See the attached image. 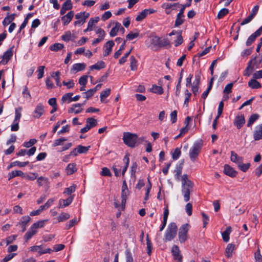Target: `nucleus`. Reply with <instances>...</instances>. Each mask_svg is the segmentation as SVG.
Returning <instances> with one entry per match:
<instances>
[{
	"label": "nucleus",
	"mask_w": 262,
	"mask_h": 262,
	"mask_svg": "<svg viewBox=\"0 0 262 262\" xmlns=\"http://www.w3.org/2000/svg\"><path fill=\"white\" fill-rule=\"evenodd\" d=\"M182 193L185 202H187L190 199V192L192 191L193 183L189 180L187 174H183L181 177Z\"/></svg>",
	"instance_id": "obj_1"
},
{
	"label": "nucleus",
	"mask_w": 262,
	"mask_h": 262,
	"mask_svg": "<svg viewBox=\"0 0 262 262\" xmlns=\"http://www.w3.org/2000/svg\"><path fill=\"white\" fill-rule=\"evenodd\" d=\"M47 221V220H45L34 223L24 236L26 242H27L33 236L36 234L37 232V229L42 228Z\"/></svg>",
	"instance_id": "obj_2"
},
{
	"label": "nucleus",
	"mask_w": 262,
	"mask_h": 262,
	"mask_svg": "<svg viewBox=\"0 0 262 262\" xmlns=\"http://www.w3.org/2000/svg\"><path fill=\"white\" fill-rule=\"evenodd\" d=\"M122 140L128 147L134 148L137 146L138 135L129 132H124Z\"/></svg>",
	"instance_id": "obj_3"
},
{
	"label": "nucleus",
	"mask_w": 262,
	"mask_h": 262,
	"mask_svg": "<svg viewBox=\"0 0 262 262\" xmlns=\"http://www.w3.org/2000/svg\"><path fill=\"white\" fill-rule=\"evenodd\" d=\"M202 147V141H198L194 143L192 147L190 148L189 156L190 159L192 162H194L196 160L199 154L200 153Z\"/></svg>",
	"instance_id": "obj_4"
},
{
	"label": "nucleus",
	"mask_w": 262,
	"mask_h": 262,
	"mask_svg": "<svg viewBox=\"0 0 262 262\" xmlns=\"http://www.w3.org/2000/svg\"><path fill=\"white\" fill-rule=\"evenodd\" d=\"M178 231V228L175 223H170L166 229L165 234L164 240L165 242L170 241L176 236Z\"/></svg>",
	"instance_id": "obj_5"
},
{
	"label": "nucleus",
	"mask_w": 262,
	"mask_h": 262,
	"mask_svg": "<svg viewBox=\"0 0 262 262\" xmlns=\"http://www.w3.org/2000/svg\"><path fill=\"white\" fill-rule=\"evenodd\" d=\"M159 37L157 36H149L146 40V46L154 51L159 50Z\"/></svg>",
	"instance_id": "obj_6"
},
{
	"label": "nucleus",
	"mask_w": 262,
	"mask_h": 262,
	"mask_svg": "<svg viewBox=\"0 0 262 262\" xmlns=\"http://www.w3.org/2000/svg\"><path fill=\"white\" fill-rule=\"evenodd\" d=\"M190 228L189 224H184L182 225L179 231L178 236L180 243H184L188 238L187 233Z\"/></svg>",
	"instance_id": "obj_7"
},
{
	"label": "nucleus",
	"mask_w": 262,
	"mask_h": 262,
	"mask_svg": "<svg viewBox=\"0 0 262 262\" xmlns=\"http://www.w3.org/2000/svg\"><path fill=\"white\" fill-rule=\"evenodd\" d=\"M231 160L236 163L239 169L243 171H246V165L243 163L244 158L237 155L234 151L231 152Z\"/></svg>",
	"instance_id": "obj_8"
},
{
	"label": "nucleus",
	"mask_w": 262,
	"mask_h": 262,
	"mask_svg": "<svg viewBox=\"0 0 262 262\" xmlns=\"http://www.w3.org/2000/svg\"><path fill=\"white\" fill-rule=\"evenodd\" d=\"M86 124L85 126L80 130L81 133H85L89 130L91 128L96 126L97 125V120L93 118H88L86 120Z\"/></svg>",
	"instance_id": "obj_9"
},
{
	"label": "nucleus",
	"mask_w": 262,
	"mask_h": 262,
	"mask_svg": "<svg viewBox=\"0 0 262 262\" xmlns=\"http://www.w3.org/2000/svg\"><path fill=\"white\" fill-rule=\"evenodd\" d=\"M245 123V116L244 114L238 113L235 117L234 121V125L238 128H241Z\"/></svg>",
	"instance_id": "obj_10"
},
{
	"label": "nucleus",
	"mask_w": 262,
	"mask_h": 262,
	"mask_svg": "<svg viewBox=\"0 0 262 262\" xmlns=\"http://www.w3.org/2000/svg\"><path fill=\"white\" fill-rule=\"evenodd\" d=\"M258 63L256 59L254 58L251 59L248 63V66L247 67V75L250 74L251 72L258 68Z\"/></svg>",
	"instance_id": "obj_11"
},
{
	"label": "nucleus",
	"mask_w": 262,
	"mask_h": 262,
	"mask_svg": "<svg viewBox=\"0 0 262 262\" xmlns=\"http://www.w3.org/2000/svg\"><path fill=\"white\" fill-rule=\"evenodd\" d=\"M37 182L39 186H43L46 189L50 187V182L47 178L40 177L37 178Z\"/></svg>",
	"instance_id": "obj_12"
},
{
	"label": "nucleus",
	"mask_w": 262,
	"mask_h": 262,
	"mask_svg": "<svg viewBox=\"0 0 262 262\" xmlns=\"http://www.w3.org/2000/svg\"><path fill=\"white\" fill-rule=\"evenodd\" d=\"M171 252L175 259L178 260L179 262H182V256L180 254V249L177 245H174L172 247Z\"/></svg>",
	"instance_id": "obj_13"
},
{
	"label": "nucleus",
	"mask_w": 262,
	"mask_h": 262,
	"mask_svg": "<svg viewBox=\"0 0 262 262\" xmlns=\"http://www.w3.org/2000/svg\"><path fill=\"white\" fill-rule=\"evenodd\" d=\"M115 43L113 40L108 41L105 43L104 46V52L103 55L104 56H108L112 51V48L114 46Z\"/></svg>",
	"instance_id": "obj_14"
},
{
	"label": "nucleus",
	"mask_w": 262,
	"mask_h": 262,
	"mask_svg": "<svg viewBox=\"0 0 262 262\" xmlns=\"http://www.w3.org/2000/svg\"><path fill=\"white\" fill-rule=\"evenodd\" d=\"M13 55V47L9 49L7 51L5 52L3 56V59L1 61V62L5 64L7 63L8 61L11 59Z\"/></svg>",
	"instance_id": "obj_15"
},
{
	"label": "nucleus",
	"mask_w": 262,
	"mask_h": 262,
	"mask_svg": "<svg viewBox=\"0 0 262 262\" xmlns=\"http://www.w3.org/2000/svg\"><path fill=\"white\" fill-rule=\"evenodd\" d=\"M262 32V26L257 30L254 33H253L251 35H250L248 40H247V45H250L255 39V38L259 36Z\"/></svg>",
	"instance_id": "obj_16"
},
{
	"label": "nucleus",
	"mask_w": 262,
	"mask_h": 262,
	"mask_svg": "<svg viewBox=\"0 0 262 262\" xmlns=\"http://www.w3.org/2000/svg\"><path fill=\"white\" fill-rule=\"evenodd\" d=\"M74 15V12L71 11L68 12L66 15L61 17V20L64 26L67 25L72 20Z\"/></svg>",
	"instance_id": "obj_17"
},
{
	"label": "nucleus",
	"mask_w": 262,
	"mask_h": 262,
	"mask_svg": "<svg viewBox=\"0 0 262 262\" xmlns=\"http://www.w3.org/2000/svg\"><path fill=\"white\" fill-rule=\"evenodd\" d=\"M83 104L81 103H76L73 104L71 107H70L68 110L69 113H74L75 114H79L81 113L83 109L80 108L81 106L83 105Z\"/></svg>",
	"instance_id": "obj_18"
},
{
	"label": "nucleus",
	"mask_w": 262,
	"mask_h": 262,
	"mask_svg": "<svg viewBox=\"0 0 262 262\" xmlns=\"http://www.w3.org/2000/svg\"><path fill=\"white\" fill-rule=\"evenodd\" d=\"M30 220L31 217L28 215L23 216L21 218L20 221L18 223V225L21 226L22 229L21 231L23 232H25L26 230V226Z\"/></svg>",
	"instance_id": "obj_19"
},
{
	"label": "nucleus",
	"mask_w": 262,
	"mask_h": 262,
	"mask_svg": "<svg viewBox=\"0 0 262 262\" xmlns=\"http://www.w3.org/2000/svg\"><path fill=\"white\" fill-rule=\"evenodd\" d=\"M253 138L255 140H259L262 139V123L256 127Z\"/></svg>",
	"instance_id": "obj_20"
},
{
	"label": "nucleus",
	"mask_w": 262,
	"mask_h": 262,
	"mask_svg": "<svg viewBox=\"0 0 262 262\" xmlns=\"http://www.w3.org/2000/svg\"><path fill=\"white\" fill-rule=\"evenodd\" d=\"M72 8V4L71 0H67L62 5L60 11L61 15H63L67 10Z\"/></svg>",
	"instance_id": "obj_21"
},
{
	"label": "nucleus",
	"mask_w": 262,
	"mask_h": 262,
	"mask_svg": "<svg viewBox=\"0 0 262 262\" xmlns=\"http://www.w3.org/2000/svg\"><path fill=\"white\" fill-rule=\"evenodd\" d=\"M184 15L183 14V10L181 9L179 13L177 14V18L174 23L176 27L181 25L184 21Z\"/></svg>",
	"instance_id": "obj_22"
},
{
	"label": "nucleus",
	"mask_w": 262,
	"mask_h": 262,
	"mask_svg": "<svg viewBox=\"0 0 262 262\" xmlns=\"http://www.w3.org/2000/svg\"><path fill=\"white\" fill-rule=\"evenodd\" d=\"M44 113L43 106L41 104H39L36 107L33 112V117L39 118Z\"/></svg>",
	"instance_id": "obj_23"
},
{
	"label": "nucleus",
	"mask_w": 262,
	"mask_h": 262,
	"mask_svg": "<svg viewBox=\"0 0 262 262\" xmlns=\"http://www.w3.org/2000/svg\"><path fill=\"white\" fill-rule=\"evenodd\" d=\"M224 173L231 177H234L236 176V172L234 169L228 165H225L224 166Z\"/></svg>",
	"instance_id": "obj_24"
},
{
	"label": "nucleus",
	"mask_w": 262,
	"mask_h": 262,
	"mask_svg": "<svg viewBox=\"0 0 262 262\" xmlns=\"http://www.w3.org/2000/svg\"><path fill=\"white\" fill-rule=\"evenodd\" d=\"M183 169V163H181L179 165H177L176 166V169L174 171V177L178 181L180 180L181 175L182 174V171Z\"/></svg>",
	"instance_id": "obj_25"
},
{
	"label": "nucleus",
	"mask_w": 262,
	"mask_h": 262,
	"mask_svg": "<svg viewBox=\"0 0 262 262\" xmlns=\"http://www.w3.org/2000/svg\"><path fill=\"white\" fill-rule=\"evenodd\" d=\"M86 65L84 63H75L73 65L72 68L71 69L72 71L77 72L78 71H82L85 69Z\"/></svg>",
	"instance_id": "obj_26"
},
{
	"label": "nucleus",
	"mask_w": 262,
	"mask_h": 262,
	"mask_svg": "<svg viewBox=\"0 0 262 262\" xmlns=\"http://www.w3.org/2000/svg\"><path fill=\"white\" fill-rule=\"evenodd\" d=\"M232 229L231 227L229 226L227 227L225 231H224L222 235L223 241L225 242H228L229 240V235L231 232Z\"/></svg>",
	"instance_id": "obj_27"
},
{
	"label": "nucleus",
	"mask_w": 262,
	"mask_h": 262,
	"mask_svg": "<svg viewBox=\"0 0 262 262\" xmlns=\"http://www.w3.org/2000/svg\"><path fill=\"white\" fill-rule=\"evenodd\" d=\"M66 170L67 174L71 175L73 174L77 170V168L76 167V164L74 163L69 164L66 169Z\"/></svg>",
	"instance_id": "obj_28"
},
{
	"label": "nucleus",
	"mask_w": 262,
	"mask_h": 262,
	"mask_svg": "<svg viewBox=\"0 0 262 262\" xmlns=\"http://www.w3.org/2000/svg\"><path fill=\"white\" fill-rule=\"evenodd\" d=\"M235 246L232 244H228L226 250H225V255L226 256L229 258L232 256V252L234 250Z\"/></svg>",
	"instance_id": "obj_29"
},
{
	"label": "nucleus",
	"mask_w": 262,
	"mask_h": 262,
	"mask_svg": "<svg viewBox=\"0 0 262 262\" xmlns=\"http://www.w3.org/2000/svg\"><path fill=\"white\" fill-rule=\"evenodd\" d=\"M256 79L253 78V79H252L248 82V85L251 89H259L261 88L260 83Z\"/></svg>",
	"instance_id": "obj_30"
},
{
	"label": "nucleus",
	"mask_w": 262,
	"mask_h": 262,
	"mask_svg": "<svg viewBox=\"0 0 262 262\" xmlns=\"http://www.w3.org/2000/svg\"><path fill=\"white\" fill-rule=\"evenodd\" d=\"M170 41L167 38H161L159 37V49L162 47H170Z\"/></svg>",
	"instance_id": "obj_31"
},
{
	"label": "nucleus",
	"mask_w": 262,
	"mask_h": 262,
	"mask_svg": "<svg viewBox=\"0 0 262 262\" xmlns=\"http://www.w3.org/2000/svg\"><path fill=\"white\" fill-rule=\"evenodd\" d=\"M259 118V115L258 114H253L249 117L247 126H251L255 122H256Z\"/></svg>",
	"instance_id": "obj_32"
},
{
	"label": "nucleus",
	"mask_w": 262,
	"mask_h": 262,
	"mask_svg": "<svg viewBox=\"0 0 262 262\" xmlns=\"http://www.w3.org/2000/svg\"><path fill=\"white\" fill-rule=\"evenodd\" d=\"M73 197L72 196H70L66 200L61 199L59 201V204L60 207H64L69 206L72 202Z\"/></svg>",
	"instance_id": "obj_33"
},
{
	"label": "nucleus",
	"mask_w": 262,
	"mask_h": 262,
	"mask_svg": "<svg viewBox=\"0 0 262 262\" xmlns=\"http://www.w3.org/2000/svg\"><path fill=\"white\" fill-rule=\"evenodd\" d=\"M60 73L59 71H57L56 72H53L51 73V76L52 78H53L56 83V85L58 86H61V84L60 83Z\"/></svg>",
	"instance_id": "obj_34"
},
{
	"label": "nucleus",
	"mask_w": 262,
	"mask_h": 262,
	"mask_svg": "<svg viewBox=\"0 0 262 262\" xmlns=\"http://www.w3.org/2000/svg\"><path fill=\"white\" fill-rule=\"evenodd\" d=\"M9 180H11L12 178L15 177H23L24 176V172L21 170H15L12 171L11 172H10L9 173Z\"/></svg>",
	"instance_id": "obj_35"
},
{
	"label": "nucleus",
	"mask_w": 262,
	"mask_h": 262,
	"mask_svg": "<svg viewBox=\"0 0 262 262\" xmlns=\"http://www.w3.org/2000/svg\"><path fill=\"white\" fill-rule=\"evenodd\" d=\"M120 23L118 22L115 23V26L111 29L110 33L111 37L115 36L117 35V33L119 31Z\"/></svg>",
	"instance_id": "obj_36"
},
{
	"label": "nucleus",
	"mask_w": 262,
	"mask_h": 262,
	"mask_svg": "<svg viewBox=\"0 0 262 262\" xmlns=\"http://www.w3.org/2000/svg\"><path fill=\"white\" fill-rule=\"evenodd\" d=\"M73 96L72 93H68L64 94L61 98L62 102H67L68 103L72 102V97Z\"/></svg>",
	"instance_id": "obj_37"
},
{
	"label": "nucleus",
	"mask_w": 262,
	"mask_h": 262,
	"mask_svg": "<svg viewBox=\"0 0 262 262\" xmlns=\"http://www.w3.org/2000/svg\"><path fill=\"white\" fill-rule=\"evenodd\" d=\"M233 87V83H230L228 84L225 88L224 90V93L225 94V95L224 96L225 99H227L228 98V96L226 94H228L232 91V89Z\"/></svg>",
	"instance_id": "obj_38"
},
{
	"label": "nucleus",
	"mask_w": 262,
	"mask_h": 262,
	"mask_svg": "<svg viewBox=\"0 0 262 262\" xmlns=\"http://www.w3.org/2000/svg\"><path fill=\"white\" fill-rule=\"evenodd\" d=\"M105 68V63L102 61H100L96 63L95 64L92 65L90 67V69L91 70H100L101 69H103Z\"/></svg>",
	"instance_id": "obj_39"
},
{
	"label": "nucleus",
	"mask_w": 262,
	"mask_h": 262,
	"mask_svg": "<svg viewBox=\"0 0 262 262\" xmlns=\"http://www.w3.org/2000/svg\"><path fill=\"white\" fill-rule=\"evenodd\" d=\"M151 92L152 93L160 95L162 94L163 92V89L161 86L153 85L152 88L150 89Z\"/></svg>",
	"instance_id": "obj_40"
},
{
	"label": "nucleus",
	"mask_w": 262,
	"mask_h": 262,
	"mask_svg": "<svg viewBox=\"0 0 262 262\" xmlns=\"http://www.w3.org/2000/svg\"><path fill=\"white\" fill-rule=\"evenodd\" d=\"M111 93V89H107L101 92L100 94V100L101 102H104L105 99Z\"/></svg>",
	"instance_id": "obj_41"
},
{
	"label": "nucleus",
	"mask_w": 262,
	"mask_h": 262,
	"mask_svg": "<svg viewBox=\"0 0 262 262\" xmlns=\"http://www.w3.org/2000/svg\"><path fill=\"white\" fill-rule=\"evenodd\" d=\"M128 194V190H122L121 192V204L123 206H125L127 196Z\"/></svg>",
	"instance_id": "obj_42"
},
{
	"label": "nucleus",
	"mask_w": 262,
	"mask_h": 262,
	"mask_svg": "<svg viewBox=\"0 0 262 262\" xmlns=\"http://www.w3.org/2000/svg\"><path fill=\"white\" fill-rule=\"evenodd\" d=\"M64 47L63 45L60 43H55L50 47V49L53 51H58Z\"/></svg>",
	"instance_id": "obj_43"
},
{
	"label": "nucleus",
	"mask_w": 262,
	"mask_h": 262,
	"mask_svg": "<svg viewBox=\"0 0 262 262\" xmlns=\"http://www.w3.org/2000/svg\"><path fill=\"white\" fill-rule=\"evenodd\" d=\"M130 67L131 70H132V71L136 70L137 69V64H136V63L137 62V60H136L135 57L133 56H132L130 58Z\"/></svg>",
	"instance_id": "obj_44"
},
{
	"label": "nucleus",
	"mask_w": 262,
	"mask_h": 262,
	"mask_svg": "<svg viewBox=\"0 0 262 262\" xmlns=\"http://www.w3.org/2000/svg\"><path fill=\"white\" fill-rule=\"evenodd\" d=\"M90 148V146H83L82 145H78L77 147V152L79 154H85L86 153Z\"/></svg>",
	"instance_id": "obj_45"
},
{
	"label": "nucleus",
	"mask_w": 262,
	"mask_h": 262,
	"mask_svg": "<svg viewBox=\"0 0 262 262\" xmlns=\"http://www.w3.org/2000/svg\"><path fill=\"white\" fill-rule=\"evenodd\" d=\"M30 251L32 252H37L39 253V255L43 254L41 252L43 251L42 249L41 246H34L30 247Z\"/></svg>",
	"instance_id": "obj_46"
},
{
	"label": "nucleus",
	"mask_w": 262,
	"mask_h": 262,
	"mask_svg": "<svg viewBox=\"0 0 262 262\" xmlns=\"http://www.w3.org/2000/svg\"><path fill=\"white\" fill-rule=\"evenodd\" d=\"M183 39L182 36V32L179 31L177 35V39L174 41L175 46L177 47L182 43Z\"/></svg>",
	"instance_id": "obj_47"
},
{
	"label": "nucleus",
	"mask_w": 262,
	"mask_h": 262,
	"mask_svg": "<svg viewBox=\"0 0 262 262\" xmlns=\"http://www.w3.org/2000/svg\"><path fill=\"white\" fill-rule=\"evenodd\" d=\"M181 151L180 148H176L172 153V159L174 160H177L181 156Z\"/></svg>",
	"instance_id": "obj_48"
},
{
	"label": "nucleus",
	"mask_w": 262,
	"mask_h": 262,
	"mask_svg": "<svg viewBox=\"0 0 262 262\" xmlns=\"http://www.w3.org/2000/svg\"><path fill=\"white\" fill-rule=\"evenodd\" d=\"M228 13L229 10L228 9L223 8L218 13L217 17L219 19H221L226 15H227Z\"/></svg>",
	"instance_id": "obj_49"
},
{
	"label": "nucleus",
	"mask_w": 262,
	"mask_h": 262,
	"mask_svg": "<svg viewBox=\"0 0 262 262\" xmlns=\"http://www.w3.org/2000/svg\"><path fill=\"white\" fill-rule=\"evenodd\" d=\"M21 107H18L15 109V119H14V121H19V120L21 116Z\"/></svg>",
	"instance_id": "obj_50"
},
{
	"label": "nucleus",
	"mask_w": 262,
	"mask_h": 262,
	"mask_svg": "<svg viewBox=\"0 0 262 262\" xmlns=\"http://www.w3.org/2000/svg\"><path fill=\"white\" fill-rule=\"evenodd\" d=\"M178 5V4L174 3V4H170V3H164L162 7L164 9H170L172 10L174 9V7Z\"/></svg>",
	"instance_id": "obj_51"
},
{
	"label": "nucleus",
	"mask_w": 262,
	"mask_h": 262,
	"mask_svg": "<svg viewBox=\"0 0 262 262\" xmlns=\"http://www.w3.org/2000/svg\"><path fill=\"white\" fill-rule=\"evenodd\" d=\"M70 214L67 213H62L59 216H58L57 220L58 222H63L70 218Z\"/></svg>",
	"instance_id": "obj_52"
},
{
	"label": "nucleus",
	"mask_w": 262,
	"mask_h": 262,
	"mask_svg": "<svg viewBox=\"0 0 262 262\" xmlns=\"http://www.w3.org/2000/svg\"><path fill=\"white\" fill-rule=\"evenodd\" d=\"M23 95L24 98H26L27 100H30L31 98V95L26 86H25L24 88Z\"/></svg>",
	"instance_id": "obj_53"
},
{
	"label": "nucleus",
	"mask_w": 262,
	"mask_h": 262,
	"mask_svg": "<svg viewBox=\"0 0 262 262\" xmlns=\"http://www.w3.org/2000/svg\"><path fill=\"white\" fill-rule=\"evenodd\" d=\"M76 185H73L68 188L65 189L63 193L68 195L71 194L72 192L75 191Z\"/></svg>",
	"instance_id": "obj_54"
},
{
	"label": "nucleus",
	"mask_w": 262,
	"mask_h": 262,
	"mask_svg": "<svg viewBox=\"0 0 262 262\" xmlns=\"http://www.w3.org/2000/svg\"><path fill=\"white\" fill-rule=\"evenodd\" d=\"M139 35V32H130L129 34H128L126 35V38L129 40H132V39L138 37Z\"/></svg>",
	"instance_id": "obj_55"
},
{
	"label": "nucleus",
	"mask_w": 262,
	"mask_h": 262,
	"mask_svg": "<svg viewBox=\"0 0 262 262\" xmlns=\"http://www.w3.org/2000/svg\"><path fill=\"white\" fill-rule=\"evenodd\" d=\"M45 69V67L43 66H39L38 68L37 72H38L37 78L38 79H40L43 76Z\"/></svg>",
	"instance_id": "obj_56"
},
{
	"label": "nucleus",
	"mask_w": 262,
	"mask_h": 262,
	"mask_svg": "<svg viewBox=\"0 0 262 262\" xmlns=\"http://www.w3.org/2000/svg\"><path fill=\"white\" fill-rule=\"evenodd\" d=\"M72 37V34L70 31H67L64 34H63L61 38L62 40H63L65 41H69L71 39Z\"/></svg>",
	"instance_id": "obj_57"
},
{
	"label": "nucleus",
	"mask_w": 262,
	"mask_h": 262,
	"mask_svg": "<svg viewBox=\"0 0 262 262\" xmlns=\"http://www.w3.org/2000/svg\"><path fill=\"white\" fill-rule=\"evenodd\" d=\"M185 94L186 95V98L185 99L184 104L186 105V106H187L188 105L189 98L191 95V94L188 91V90H186L185 91Z\"/></svg>",
	"instance_id": "obj_58"
},
{
	"label": "nucleus",
	"mask_w": 262,
	"mask_h": 262,
	"mask_svg": "<svg viewBox=\"0 0 262 262\" xmlns=\"http://www.w3.org/2000/svg\"><path fill=\"white\" fill-rule=\"evenodd\" d=\"M77 222V220L76 219H72L70 220L69 222L66 224V229L68 230L73 226H74L75 224Z\"/></svg>",
	"instance_id": "obj_59"
},
{
	"label": "nucleus",
	"mask_w": 262,
	"mask_h": 262,
	"mask_svg": "<svg viewBox=\"0 0 262 262\" xmlns=\"http://www.w3.org/2000/svg\"><path fill=\"white\" fill-rule=\"evenodd\" d=\"M101 174L103 176H112V173L110 169L107 167H103L102 168Z\"/></svg>",
	"instance_id": "obj_60"
},
{
	"label": "nucleus",
	"mask_w": 262,
	"mask_h": 262,
	"mask_svg": "<svg viewBox=\"0 0 262 262\" xmlns=\"http://www.w3.org/2000/svg\"><path fill=\"white\" fill-rule=\"evenodd\" d=\"M125 255L126 262H133V258L129 250L127 249L125 251Z\"/></svg>",
	"instance_id": "obj_61"
},
{
	"label": "nucleus",
	"mask_w": 262,
	"mask_h": 262,
	"mask_svg": "<svg viewBox=\"0 0 262 262\" xmlns=\"http://www.w3.org/2000/svg\"><path fill=\"white\" fill-rule=\"evenodd\" d=\"M147 16L146 12L144 10L142 11L137 17L136 20L138 21H140L145 18Z\"/></svg>",
	"instance_id": "obj_62"
},
{
	"label": "nucleus",
	"mask_w": 262,
	"mask_h": 262,
	"mask_svg": "<svg viewBox=\"0 0 262 262\" xmlns=\"http://www.w3.org/2000/svg\"><path fill=\"white\" fill-rule=\"evenodd\" d=\"M16 253H10L6 255L3 259L1 260L0 262H8L11 259H12L15 255H16Z\"/></svg>",
	"instance_id": "obj_63"
},
{
	"label": "nucleus",
	"mask_w": 262,
	"mask_h": 262,
	"mask_svg": "<svg viewBox=\"0 0 262 262\" xmlns=\"http://www.w3.org/2000/svg\"><path fill=\"white\" fill-rule=\"evenodd\" d=\"M37 141L36 139H30L28 142H26L24 143V146L26 147L29 148L36 143Z\"/></svg>",
	"instance_id": "obj_64"
}]
</instances>
